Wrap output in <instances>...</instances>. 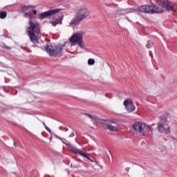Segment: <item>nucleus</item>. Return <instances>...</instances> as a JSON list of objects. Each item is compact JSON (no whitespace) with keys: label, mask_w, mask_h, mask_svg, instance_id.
Wrapping results in <instances>:
<instances>
[{"label":"nucleus","mask_w":177,"mask_h":177,"mask_svg":"<svg viewBox=\"0 0 177 177\" xmlns=\"http://www.w3.org/2000/svg\"><path fill=\"white\" fill-rule=\"evenodd\" d=\"M171 139H172L173 140H177V138H176L175 137H173V136L171 137Z\"/></svg>","instance_id":"nucleus-30"},{"label":"nucleus","mask_w":177,"mask_h":177,"mask_svg":"<svg viewBox=\"0 0 177 177\" xmlns=\"http://www.w3.org/2000/svg\"><path fill=\"white\" fill-rule=\"evenodd\" d=\"M43 125H44L45 128H46V127H48V126H46V124H45V122H43Z\"/></svg>","instance_id":"nucleus-35"},{"label":"nucleus","mask_w":177,"mask_h":177,"mask_svg":"<svg viewBox=\"0 0 177 177\" xmlns=\"http://www.w3.org/2000/svg\"><path fill=\"white\" fill-rule=\"evenodd\" d=\"M139 12L142 13H149V15H154V11L151 10V6L143 5L138 7Z\"/></svg>","instance_id":"nucleus-10"},{"label":"nucleus","mask_w":177,"mask_h":177,"mask_svg":"<svg viewBox=\"0 0 177 177\" xmlns=\"http://www.w3.org/2000/svg\"><path fill=\"white\" fill-rule=\"evenodd\" d=\"M127 20H129V17H127Z\"/></svg>","instance_id":"nucleus-37"},{"label":"nucleus","mask_w":177,"mask_h":177,"mask_svg":"<svg viewBox=\"0 0 177 177\" xmlns=\"http://www.w3.org/2000/svg\"><path fill=\"white\" fill-rule=\"evenodd\" d=\"M160 121L158 123V130L162 133H171L169 122L165 116H160Z\"/></svg>","instance_id":"nucleus-5"},{"label":"nucleus","mask_w":177,"mask_h":177,"mask_svg":"<svg viewBox=\"0 0 177 177\" xmlns=\"http://www.w3.org/2000/svg\"><path fill=\"white\" fill-rule=\"evenodd\" d=\"M66 135H67V136H68V138H73V136H75V133H74V130L71 129L68 131Z\"/></svg>","instance_id":"nucleus-17"},{"label":"nucleus","mask_w":177,"mask_h":177,"mask_svg":"<svg viewBox=\"0 0 177 177\" xmlns=\"http://www.w3.org/2000/svg\"><path fill=\"white\" fill-rule=\"evenodd\" d=\"M133 129L136 131V132H138V133H142V131L144 129H148L150 131V127L147 125H146L145 123L142 122H136L133 125Z\"/></svg>","instance_id":"nucleus-8"},{"label":"nucleus","mask_w":177,"mask_h":177,"mask_svg":"<svg viewBox=\"0 0 177 177\" xmlns=\"http://www.w3.org/2000/svg\"><path fill=\"white\" fill-rule=\"evenodd\" d=\"M118 15L120 16H124V15H127V13H130L129 10L126 9V10H119L117 11Z\"/></svg>","instance_id":"nucleus-13"},{"label":"nucleus","mask_w":177,"mask_h":177,"mask_svg":"<svg viewBox=\"0 0 177 177\" xmlns=\"http://www.w3.org/2000/svg\"><path fill=\"white\" fill-rule=\"evenodd\" d=\"M27 31L30 41L33 42V44H37V42H38V39L35 34H39V32H41L39 23H34L32 21H29V26L27 28Z\"/></svg>","instance_id":"nucleus-1"},{"label":"nucleus","mask_w":177,"mask_h":177,"mask_svg":"<svg viewBox=\"0 0 177 177\" xmlns=\"http://www.w3.org/2000/svg\"><path fill=\"white\" fill-rule=\"evenodd\" d=\"M171 2L169 0L161 1L160 5L158 6L156 5L151 6V10L153 11L154 13H164V9H167V10H171V12H176L174 6H171Z\"/></svg>","instance_id":"nucleus-2"},{"label":"nucleus","mask_w":177,"mask_h":177,"mask_svg":"<svg viewBox=\"0 0 177 177\" xmlns=\"http://www.w3.org/2000/svg\"><path fill=\"white\" fill-rule=\"evenodd\" d=\"M29 8H35V6H23L21 8V12H26V10H28Z\"/></svg>","instance_id":"nucleus-15"},{"label":"nucleus","mask_w":177,"mask_h":177,"mask_svg":"<svg viewBox=\"0 0 177 177\" xmlns=\"http://www.w3.org/2000/svg\"><path fill=\"white\" fill-rule=\"evenodd\" d=\"M6 11L0 12V19H5L7 16Z\"/></svg>","instance_id":"nucleus-20"},{"label":"nucleus","mask_w":177,"mask_h":177,"mask_svg":"<svg viewBox=\"0 0 177 177\" xmlns=\"http://www.w3.org/2000/svg\"><path fill=\"white\" fill-rule=\"evenodd\" d=\"M124 106H125L126 110L128 113H132V111H135V105H133V101L132 100H125L124 101Z\"/></svg>","instance_id":"nucleus-9"},{"label":"nucleus","mask_w":177,"mask_h":177,"mask_svg":"<svg viewBox=\"0 0 177 177\" xmlns=\"http://www.w3.org/2000/svg\"><path fill=\"white\" fill-rule=\"evenodd\" d=\"M64 140H66L64 138H62V143H64V145H66V146H68V147H69L70 151H71V147H73L70 144H67L66 143V142H64Z\"/></svg>","instance_id":"nucleus-22"},{"label":"nucleus","mask_w":177,"mask_h":177,"mask_svg":"<svg viewBox=\"0 0 177 177\" xmlns=\"http://www.w3.org/2000/svg\"><path fill=\"white\" fill-rule=\"evenodd\" d=\"M63 17H64V15H63L62 13L59 14V21H50L49 23H50V24H52L54 27H56V26H57V24H63Z\"/></svg>","instance_id":"nucleus-12"},{"label":"nucleus","mask_w":177,"mask_h":177,"mask_svg":"<svg viewBox=\"0 0 177 177\" xmlns=\"http://www.w3.org/2000/svg\"><path fill=\"white\" fill-rule=\"evenodd\" d=\"M62 9H54V10H49L48 11L41 12L39 14L38 19L39 20H44V19H49V17L56 15V13H59Z\"/></svg>","instance_id":"nucleus-6"},{"label":"nucleus","mask_w":177,"mask_h":177,"mask_svg":"<svg viewBox=\"0 0 177 177\" xmlns=\"http://www.w3.org/2000/svg\"><path fill=\"white\" fill-rule=\"evenodd\" d=\"M33 13H34V15H37V10H33Z\"/></svg>","instance_id":"nucleus-31"},{"label":"nucleus","mask_w":177,"mask_h":177,"mask_svg":"<svg viewBox=\"0 0 177 177\" xmlns=\"http://www.w3.org/2000/svg\"><path fill=\"white\" fill-rule=\"evenodd\" d=\"M46 131H48V132H49V133H50V135H53V133H52V130H50V129H49V127H46Z\"/></svg>","instance_id":"nucleus-27"},{"label":"nucleus","mask_w":177,"mask_h":177,"mask_svg":"<svg viewBox=\"0 0 177 177\" xmlns=\"http://www.w3.org/2000/svg\"><path fill=\"white\" fill-rule=\"evenodd\" d=\"M127 20H129V17H127Z\"/></svg>","instance_id":"nucleus-38"},{"label":"nucleus","mask_w":177,"mask_h":177,"mask_svg":"<svg viewBox=\"0 0 177 177\" xmlns=\"http://www.w3.org/2000/svg\"><path fill=\"white\" fill-rule=\"evenodd\" d=\"M84 115H87V117L88 118H91V120H92L93 118V116L89 113H84Z\"/></svg>","instance_id":"nucleus-26"},{"label":"nucleus","mask_w":177,"mask_h":177,"mask_svg":"<svg viewBox=\"0 0 177 177\" xmlns=\"http://www.w3.org/2000/svg\"><path fill=\"white\" fill-rule=\"evenodd\" d=\"M59 129H63V128L61 127H59Z\"/></svg>","instance_id":"nucleus-36"},{"label":"nucleus","mask_w":177,"mask_h":177,"mask_svg":"<svg viewBox=\"0 0 177 177\" xmlns=\"http://www.w3.org/2000/svg\"><path fill=\"white\" fill-rule=\"evenodd\" d=\"M88 66H93V64H95V59H89L88 60Z\"/></svg>","instance_id":"nucleus-23"},{"label":"nucleus","mask_w":177,"mask_h":177,"mask_svg":"<svg viewBox=\"0 0 177 177\" xmlns=\"http://www.w3.org/2000/svg\"><path fill=\"white\" fill-rule=\"evenodd\" d=\"M89 16V11L86 8L80 9L78 12L76 14L75 17L72 19L71 21L69 24L71 27L73 26H78L80 21H82L84 19H86Z\"/></svg>","instance_id":"nucleus-4"},{"label":"nucleus","mask_w":177,"mask_h":177,"mask_svg":"<svg viewBox=\"0 0 177 177\" xmlns=\"http://www.w3.org/2000/svg\"><path fill=\"white\" fill-rule=\"evenodd\" d=\"M106 127L109 131H111L112 132H115V131H117V128L111 124H108Z\"/></svg>","instance_id":"nucleus-16"},{"label":"nucleus","mask_w":177,"mask_h":177,"mask_svg":"<svg viewBox=\"0 0 177 177\" xmlns=\"http://www.w3.org/2000/svg\"><path fill=\"white\" fill-rule=\"evenodd\" d=\"M53 135H54V136H55L57 139H59V140H63V138L59 137L57 135L55 134L54 133H53Z\"/></svg>","instance_id":"nucleus-28"},{"label":"nucleus","mask_w":177,"mask_h":177,"mask_svg":"<svg viewBox=\"0 0 177 177\" xmlns=\"http://www.w3.org/2000/svg\"><path fill=\"white\" fill-rule=\"evenodd\" d=\"M108 124H118V120L117 119H111V120H104Z\"/></svg>","instance_id":"nucleus-14"},{"label":"nucleus","mask_w":177,"mask_h":177,"mask_svg":"<svg viewBox=\"0 0 177 177\" xmlns=\"http://www.w3.org/2000/svg\"><path fill=\"white\" fill-rule=\"evenodd\" d=\"M3 48H5V49H7L8 50H10V49H12L10 46H8L6 45H4Z\"/></svg>","instance_id":"nucleus-29"},{"label":"nucleus","mask_w":177,"mask_h":177,"mask_svg":"<svg viewBox=\"0 0 177 177\" xmlns=\"http://www.w3.org/2000/svg\"><path fill=\"white\" fill-rule=\"evenodd\" d=\"M24 17L29 19V21H32V16L29 12H26L24 14Z\"/></svg>","instance_id":"nucleus-18"},{"label":"nucleus","mask_w":177,"mask_h":177,"mask_svg":"<svg viewBox=\"0 0 177 177\" xmlns=\"http://www.w3.org/2000/svg\"><path fill=\"white\" fill-rule=\"evenodd\" d=\"M63 48H64V45L62 44L55 46L47 44L45 46L46 52H47L50 56H53L54 57H56V56H62Z\"/></svg>","instance_id":"nucleus-3"},{"label":"nucleus","mask_w":177,"mask_h":177,"mask_svg":"<svg viewBox=\"0 0 177 177\" xmlns=\"http://www.w3.org/2000/svg\"><path fill=\"white\" fill-rule=\"evenodd\" d=\"M79 46L82 48L84 49V42H82V40H81L80 41H79L78 43Z\"/></svg>","instance_id":"nucleus-25"},{"label":"nucleus","mask_w":177,"mask_h":177,"mask_svg":"<svg viewBox=\"0 0 177 177\" xmlns=\"http://www.w3.org/2000/svg\"><path fill=\"white\" fill-rule=\"evenodd\" d=\"M82 39V35H81V34L78 32H76L71 37L70 41L71 44H78L79 41H80Z\"/></svg>","instance_id":"nucleus-11"},{"label":"nucleus","mask_w":177,"mask_h":177,"mask_svg":"<svg viewBox=\"0 0 177 177\" xmlns=\"http://www.w3.org/2000/svg\"><path fill=\"white\" fill-rule=\"evenodd\" d=\"M63 131H66V132H68V129L63 128Z\"/></svg>","instance_id":"nucleus-32"},{"label":"nucleus","mask_w":177,"mask_h":177,"mask_svg":"<svg viewBox=\"0 0 177 177\" xmlns=\"http://www.w3.org/2000/svg\"><path fill=\"white\" fill-rule=\"evenodd\" d=\"M153 45H154V43H153V41H147L146 47H147L148 49H150V48H153Z\"/></svg>","instance_id":"nucleus-19"},{"label":"nucleus","mask_w":177,"mask_h":177,"mask_svg":"<svg viewBox=\"0 0 177 177\" xmlns=\"http://www.w3.org/2000/svg\"><path fill=\"white\" fill-rule=\"evenodd\" d=\"M14 146H15V147H17V145L16 144V142H15V141H14Z\"/></svg>","instance_id":"nucleus-33"},{"label":"nucleus","mask_w":177,"mask_h":177,"mask_svg":"<svg viewBox=\"0 0 177 177\" xmlns=\"http://www.w3.org/2000/svg\"><path fill=\"white\" fill-rule=\"evenodd\" d=\"M71 151H72V153H74L75 154H79V156H82V157H84L91 162H93V160L91 158V157L89 156V153H85L84 152H82L81 149H79L75 147H71Z\"/></svg>","instance_id":"nucleus-7"},{"label":"nucleus","mask_w":177,"mask_h":177,"mask_svg":"<svg viewBox=\"0 0 177 177\" xmlns=\"http://www.w3.org/2000/svg\"><path fill=\"white\" fill-rule=\"evenodd\" d=\"M77 161H79V162H84V161L81 160L80 159H77Z\"/></svg>","instance_id":"nucleus-34"},{"label":"nucleus","mask_w":177,"mask_h":177,"mask_svg":"<svg viewBox=\"0 0 177 177\" xmlns=\"http://www.w3.org/2000/svg\"><path fill=\"white\" fill-rule=\"evenodd\" d=\"M93 124H97L100 121V119L96 116H93V118L91 119Z\"/></svg>","instance_id":"nucleus-21"},{"label":"nucleus","mask_w":177,"mask_h":177,"mask_svg":"<svg viewBox=\"0 0 177 177\" xmlns=\"http://www.w3.org/2000/svg\"><path fill=\"white\" fill-rule=\"evenodd\" d=\"M77 162H73L71 163V168H80V165L76 164Z\"/></svg>","instance_id":"nucleus-24"}]
</instances>
